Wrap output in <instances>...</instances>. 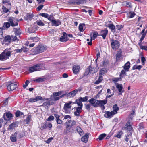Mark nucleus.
Returning <instances> with one entry per match:
<instances>
[{
	"instance_id": "obj_1",
	"label": "nucleus",
	"mask_w": 147,
	"mask_h": 147,
	"mask_svg": "<svg viewBox=\"0 0 147 147\" xmlns=\"http://www.w3.org/2000/svg\"><path fill=\"white\" fill-rule=\"evenodd\" d=\"M10 48L6 49L0 54V60L4 61L9 58L11 53Z\"/></svg>"
},
{
	"instance_id": "obj_2",
	"label": "nucleus",
	"mask_w": 147,
	"mask_h": 147,
	"mask_svg": "<svg viewBox=\"0 0 147 147\" xmlns=\"http://www.w3.org/2000/svg\"><path fill=\"white\" fill-rule=\"evenodd\" d=\"M47 47L46 46L39 45L32 50V53L34 54H37L41 53L47 50Z\"/></svg>"
},
{
	"instance_id": "obj_3",
	"label": "nucleus",
	"mask_w": 147,
	"mask_h": 147,
	"mask_svg": "<svg viewBox=\"0 0 147 147\" xmlns=\"http://www.w3.org/2000/svg\"><path fill=\"white\" fill-rule=\"evenodd\" d=\"M43 68L39 64H36L34 66L30 67L29 71L30 73L42 70Z\"/></svg>"
},
{
	"instance_id": "obj_4",
	"label": "nucleus",
	"mask_w": 147,
	"mask_h": 147,
	"mask_svg": "<svg viewBox=\"0 0 147 147\" xmlns=\"http://www.w3.org/2000/svg\"><path fill=\"white\" fill-rule=\"evenodd\" d=\"M7 89L9 91L14 90L18 86L17 84L14 83L12 81L8 82L7 84Z\"/></svg>"
},
{
	"instance_id": "obj_5",
	"label": "nucleus",
	"mask_w": 147,
	"mask_h": 147,
	"mask_svg": "<svg viewBox=\"0 0 147 147\" xmlns=\"http://www.w3.org/2000/svg\"><path fill=\"white\" fill-rule=\"evenodd\" d=\"M111 47L113 49H117L119 47L120 43L117 40H115L113 39H111Z\"/></svg>"
},
{
	"instance_id": "obj_6",
	"label": "nucleus",
	"mask_w": 147,
	"mask_h": 147,
	"mask_svg": "<svg viewBox=\"0 0 147 147\" xmlns=\"http://www.w3.org/2000/svg\"><path fill=\"white\" fill-rule=\"evenodd\" d=\"M7 21L10 23V25L12 27L18 25V21L12 17H9L7 20Z\"/></svg>"
},
{
	"instance_id": "obj_7",
	"label": "nucleus",
	"mask_w": 147,
	"mask_h": 147,
	"mask_svg": "<svg viewBox=\"0 0 147 147\" xmlns=\"http://www.w3.org/2000/svg\"><path fill=\"white\" fill-rule=\"evenodd\" d=\"M13 115L9 112H6L4 113L3 117L4 120L6 121H9L12 119Z\"/></svg>"
},
{
	"instance_id": "obj_8",
	"label": "nucleus",
	"mask_w": 147,
	"mask_h": 147,
	"mask_svg": "<svg viewBox=\"0 0 147 147\" xmlns=\"http://www.w3.org/2000/svg\"><path fill=\"white\" fill-rule=\"evenodd\" d=\"M122 51L120 49L117 51L116 55V60L117 62L119 61L120 59H122Z\"/></svg>"
},
{
	"instance_id": "obj_9",
	"label": "nucleus",
	"mask_w": 147,
	"mask_h": 147,
	"mask_svg": "<svg viewBox=\"0 0 147 147\" xmlns=\"http://www.w3.org/2000/svg\"><path fill=\"white\" fill-rule=\"evenodd\" d=\"M66 126L73 127L76 124V122L74 120H67L65 122Z\"/></svg>"
},
{
	"instance_id": "obj_10",
	"label": "nucleus",
	"mask_w": 147,
	"mask_h": 147,
	"mask_svg": "<svg viewBox=\"0 0 147 147\" xmlns=\"http://www.w3.org/2000/svg\"><path fill=\"white\" fill-rule=\"evenodd\" d=\"M125 129L128 130L129 131L130 135H131L132 132L133 131V128L132 126L130 125V122H127L124 127Z\"/></svg>"
},
{
	"instance_id": "obj_11",
	"label": "nucleus",
	"mask_w": 147,
	"mask_h": 147,
	"mask_svg": "<svg viewBox=\"0 0 147 147\" xmlns=\"http://www.w3.org/2000/svg\"><path fill=\"white\" fill-rule=\"evenodd\" d=\"M74 109L76 110V111L74 113L75 115L77 116H79L80 113L82 111V108L75 107H74Z\"/></svg>"
},
{
	"instance_id": "obj_12",
	"label": "nucleus",
	"mask_w": 147,
	"mask_h": 147,
	"mask_svg": "<svg viewBox=\"0 0 147 147\" xmlns=\"http://www.w3.org/2000/svg\"><path fill=\"white\" fill-rule=\"evenodd\" d=\"M42 98L40 96H37L35 98H31L28 99V101L31 102H34L42 100Z\"/></svg>"
},
{
	"instance_id": "obj_13",
	"label": "nucleus",
	"mask_w": 147,
	"mask_h": 147,
	"mask_svg": "<svg viewBox=\"0 0 147 147\" xmlns=\"http://www.w3.org/2000/svg\"><path fill=\"white\" fill-rule=\"evenodd\" d=\"M69 40L67 37V35L65 32L63 33V36H61L60 38V41L63 42Z\"/></svg>"
},
{
	"instance_id": "obj_14",
	"label": "nucleus",
	"mask_w": 147,
	"mask_h": 147,
	"mask_svg": "<svg viewBox=\"0 0 147 147\" xmlns=\"http://www.w3.org/2000/svg\"><path fill=\"white\" fill-rule=\"evenodd\" d=\"M98 35V33L95 32H94L93 34V37L91 36L90 41L88 43V44L89 45H91L92 44V40H94L97 37Z\"/></svg>"
},
{
	"instance_id": "obj_15",
	"label": "nucleus",
	"mask_w": 147,
	"mask_h": 147,
	"mask_svg": "<svg viewBox=\"0 0 147 147\" xmlns=\"http://www.w3.org/2000/svg\"><path fill=\"white\" fill-rule=\"evenodd\" d=\"M82 90V87H80L78 89H76L74 90L71 91V93H70V94L71 96H73V97H74L77 93L78 92H80Z\"/></svg>"
},
{
	"instance_id": "obj_16",
	"label": "nucleus",
	"mask_w": 147,
	"mask_h": 147,
	"mask_svg": "<svg viewBox=\"0 0 147 147\" xmlns=\"http://www.w3.org/2000/svg\"><path fill=\"white\" fill-rule=\"evenodd\" d=\"M61 21L59 20H56L55 19L52 21L51 22V25L52 26H57L61 24Z\"/></svg>"
},
{
	"instance_id": "obj_17",
	"label": "nucleus",
	"mask_w": 147,
	"mask_h": 147,
	"mask_svg": "<svg viewBox=\"0 0 147 147\" xmlns=\"http://www.w3.org/2000/svg\"><path fill=\"white\" fill-rule=\"evenodd\" d=\"M116 87L118 90V91L119 92V95H121L122 93L123 92V91L122 90L123 86L122 84L117 83L116 85Z\"/></svg>"
},
{
	"instance_id": "obj_18",
	"label": "nucleus",
	"mask_w": 147,
	"mask_h": 147,
	"mask_svg": "<svg viewBox=\"0 0 147 147\" xmlns=\"http://www.w3.org/2000/svg\"><path fill=\"white\" fill-rule=\"evenodd\" d=\"M80 67L78 65H74L73 68V71L74 74H76L78 73L79 71Z\"/></svg>"
},
{
	"instance_id": "obj_19",
	"label": "nucleus",
	"mask_w": 147,
	"mask_h": 147,
	"mask_svg": "<svg viewBox=\"0 0 147 147\" xmlns=\"http://www.w3.org/2000/svg\"><path fill=\"white\" fill-rule=\"evenodd\" d=\"M108 31L107 29L101 31L100 35L102 37L103 39H105V37L106 36L107 34L108 33Z\"/></svg>"
},
{
	"instance_id": "obj_20",
	"label": "nucleus",
	"mask_w": 147,
	"mask_h": 147,
	"mask_svg": "<svg viewBox=\"0 0 147 147\" xmlns=\"http://www.w3.org/2000/svg\"><path fill=\"white\" fill-rule=\"evenodd\" d=\"M114 115V113L112 111L111 112L107 111L104 115V116L106 118H111Z\"/></svg>"
},
{
	"instance_id": "obj_21",
	"label": "nucleus",
	"mask_w": 147,
	"mask_h": 147,
	"mask_svg": "<svg viewBox=\"0 0 147 147\" xmlns=\"http://www.w3.org/2000/svg\"><path fill=\"white\" fill-rule=\"evenodd\" d=\"M88 133H86L81 138V141L85 143H86L88 141Z\"/></svg>"
},
{
	"instance_id": "obj_22",
	"label": "nucleus",
	"mask_w": 147,
	"mask_h": 147,
	"mask_svg": "<svg viewBox=\"0 0 147 147\" xmlns=\"http://www.w3.org/2000/svg\"><path fill=\"white\" fill-rule=\"evenodd\" d=\"M122 4L123 6H126L127 7L131 8L132 7L131 3L129 2L123 1L122 3Z\"/></svg>"
},
{
	"instance_id": "obj_23",
	"label": "nucleus",
	"mask_w": 147,
	"mask_h": 147,
	"mask_svg": "<svg viewBox=\"0 0 147 147\" xmlns=\"http://www.w3.org/2000/svg\"><path fill=\"white\" fill-rule=\"evenodd\" d=\"M33 16V14L28 13L26 14V16L24 17V19L26 20H30Z\"/></svg>"
},
{
	"instance_id": "obj_24",
	"label": "nucleus",
	"mask_w": 147,
	"mask_h": 147,
	"mask_svg": "<svg viewBox=\"0 0 147 147\" xmlns=\"http://www.w3.org/2000/svg\"><path fill=\"white\" fill-rule=\"evenodd\" d=\"M90 68V73L93 74L97 72L98 70V68L97 67H95L92 68L90 66H89Z\"/></svg>"
},
{
	"instance_id": "obj_25",
	"label": "nucleus",
	"mask_w": 147,
	"mask_h": 147,
	"mask_svg": "<svg viewBox=\"0 0 147 147\" xmlns=\"http://www.w3.org/2000/svg\"><path fill=\"white\" fill-rule=\"evenodd\" d=\"M17 134V133L15 132L13 134H12L10 137V139L12 142H16Z\"/></svg>"
},
{
	"instance_id": "obj_26",
	"label": "nucleus",
	"mask_w": 147,
	"mask_h": 147,
	"mask_svg": "<svg viewBox=\"0 0 147 147\" xmlns=\"http://www.w3.org/2000/svg\"><path fill=\"white\" fill-rule=\"evenodd\" d=\"M113 110L112 111L113 113H114V115L117 113V112L119 110V107H118L117 104H115L113 105Z\"/></svg>"
},
{
	"instance_id": "obj_27",
	"label": "nucleus",
	"mask_w": 147,
	"mask_h": 147,
	"mask_svg": "<svg viewBox=\"0 0 147 147\" xmlns=\"http://www.w3.org/2000/svg\"><path fill=\"white\" fill-rule=\"evenodd\" d=\"M73 104V102L71 101H69L68 102L65 103L64 106V108H67L68 109H71V104Z\"/></svg>"
},
{
	"instance_id": "obj_28",
	"label": "nucleus",
	"mask_w": 147,
	"mask_h": 147,
	"mask_svg": "<svg viewBox=\"0 0 147 147\" xmlns=\"http://www.w3.org/2000/svg\"><path fill=\"white\" fill-rule=\"evenodd\" d=\"M81 102H82L79 99H77L76 100L75 102H73V104H77L79 106V107L82 108L83 104Z\"/></svg>"
},
{
	"instance_id": "obj_29",
	"label": "nucleus",
	"mask_w": 147,
	"mask_h": 147,
	"mask_svg": "<svg viewBox=\"0 0 147 147\" xmlns=\"http://www.w3.org/2000/svg\"><path fill=\"white\" fill-rule=\"evenodd\" d=\"M76 130L80 136H82L84 134V132L82 129L79 127L77 126L76 128Z\"/></svg>"
},
{
	"instance_id": "obj_30",
	"label": "nucleus",
	"mask_w": 147,
	"mask_h": 147,
	"mask_svg": "<svg viewBox=\"0 0 147 147\" xmlns=\"http://www.w3.org/2000/svg\"><path fill=\"white\" fill-rule=\"evenodd\" d=\"M10 26V24L9 22H5L3 23V27L5 30L9 28Z\"/></svg>"
},
{
	"instance_id": "obj_31",
	"label": "nucleus",
	"mask_w": 147,
	"mask_h": 147,
	"mask_svg": "<svg viewBox=\"0 0 147 147\" xmlns=\"http://www.w3.org/2000/svg\"><path fill=\"white\" fill-rule=\"evenodd\" d=\"M130 63L129 61L127 62L124 65V68L125 70L128 71L130 67Z\"/></svg>"
},
{
	"instance_id": "obj_32",
	"label": "nucleus",
	"mask_w": 147,
	"mask_h": 147,
	"mask_svg": "<svg viewBox=\"0 0 147 147\" xmlns=\"http://www.w3.org/2000/svg\"><path fill=\"white\" fill-rule=\"evenodd\" d=\"M71 93V92L69 93H65V94H63L62 95L60 96V98H61L62 97L65 96L68 98H69L72 97H73V96H71L70 94V93Z\"/></svg>"
},
{
	"instance_id": "obj_33",
	"label": "nucleus",
	"mask_w": 147,
	"mask_h": 147,
	"mask_svg": "<svg viewBox=\"0 0 147 147\" xmlns=\"http://www.w3.org/2000/svg\"><path fill=\"white\" fill-rule=\"evenodd\" d=\"M103 80V77L102 76H100L98 78V80H97L95 82H94V84H99Z\"/></svg>"
},
{
	"instance_id": "obj_34",
	"label": "nucleus",
	"mask_w": 147,
	"mask_h": 147,
	"mask_svg": "<svg viewBox=\"0 0 147 147\" xmlns=\"http://www.w3.org/2000/svg\"><path fill=\"white\" fill-rule=\"evenodd\" d=\"M66 128L67 131L70 132H72L74 131L73 127L66 126Z\"/></svg>"
},
{
	"instance_id": "obj_35",
	"label": "nucleus",
	"mask_w": 147,
	"mask_h": 147,
	"mask_svg": "<svg viewBox=\"0 0 147 147\" xmlns=\"http://www.w3.org/2000/svg\"><path fill=\"white\" fill-rule=\"evenodd\" d=\"M98 101H99L100 103V106L103 105L107 103V98H105V100H98Z\"/></svg>"
},
{
	"instance_id": "obj_36",
	"label": "nucleus",
	"mask_w": 147,
	"mask_h": 147,
	"mask_svg": "<svg viewBox=\"0 0 147 147\" xmlns=\"http://www.w3.org/2000/svg\"><path fill=\"white\" fill-rule=\"evenodd\" d=\"M29 39L32 40L31 42H37L39 41V38L37 37H30Z\"/></svg>"
},
{
	"instance_id": "obj_37",
	"label": "nucleus",
	"mask_w": 147,
	"mask_h": 147,
	"mask_svg": "<svg viewBox=\"0 0 147 147\" xmlns=\"http://www.w3.org/2000/svg\"><path fill=\"white\" fill-rule=\"evenodd\" d=\"M85 26V24H80L78 28L80 31L83 32L84 31L85 29H84V27Z\"/></svg>"
},
{
	"instance_id": "obj_38",
	"label": "nucleus",
	"mask_w": 147,
	"mask_h": 147,
	"mask_svg": "<svg viewBox=\"0 0 147 147\" xmlns=\"http://www.w3.org/2000/svg\"><path fill=\"white\" fill-rule=\"evenodd\" d=\"M11 38L10 36H6L4 38V41L5 42H8L10 43L11 42Z\"/></svg>"
},
{
	"instance_id": "obj_39",
	"label": "nucleus",
	"mask_w": 147,
	"mask_h": 147,
	"mask_svg": "<svg viewBox=\"0 0 147 147\" xmlns=\"http://www.w3.org/2000/svg\"><path fill=\"white\" fill-rule=\"evenodd\" d=\"M18 125L16 123H13L10 124L9 126V129H12L13 128L17 127Z\"/></svg>"
},
{
	"instance_id": "obj_40",
	"label": "nucleus",
	"mask_w": 147,
	"mask_h": 147,
	"mask_svg": "<svg viewBox=\"0 0 147 147\" xmlns=\"http://www.w3.org/2000/svg\"><path fill=\"white\" fill-rule=\"evenodd\" d=\"M78 99L81 102H86L87 101L88 99V96H86L83 98L80 97Z\"/></svg>"
},
{
	"instance_id": "obj_41",
	"label": "nucleus",
	"mask_w": 147,
	"mask_h": 147,
	"mask_svg": "<svg viewBox=\"0 0 147 147\" xmlns=\"http://www.w3.org/2000/svg\"><path fill=\"white\" fill-rule=\"evenodd\" d=\"M36 23L39 26H44L45 25V24L42 21L40 20H37L36 22Z\"/></svg>"
},
{
	"instance_id": "obj_42",
	"label": "nucleus",
	"mask_w": 147,
	"mask_h": 147,
	"mask_svg": "<svg viewBox=\"0 0 147 147\" xmlns=\"http://www.w3.org/2000/svg\"><path fill=\"white\" fill-rule=\"evenodd\" d=\"M86 0H76V4L79 5L80 4H83L86 2Z\"/></svg>"
},
{
	"instance_id": "obj_43",
	"label": "nucleus",
	"mask_w": 147,
	"mask_h": 147,
	"mask_svg": "<svg viewBox=\"0 0 147 147\" xmlns=\"http://www.w3.org/2000/svg\"><path fill=\"white\" fill-rule=\"evenodd\" d=\"M14 29L15 30V34L16 36H20L21 34V32L20 29H18L17 28H14Z\"/></svg>"
},
{
	"instance_id": "obj_44",
	"label": "nucleus",
	"mask_w": 147,
	"mask_h": 147,
	"mask_svg": "<svg viewBox=\"0 0 147 147\" xmlns=\"http://www.w3.org/2000/svg\"><path fill=\"white\" fill-rule=\"evenodd\" d=\"M71 109H68L67 108H63V110L65 113L67 114H69L70 113Z\"/></svg>"
},
{
	"instance_id": "obj_45",
	"label": "nucleus",
	"mask_w": 147,
	"mask_h": 147,
	"mask_svg": "<svg viewBox=\"0 0 147 147\" xmlns=\"http://www.w3.org/2000/svg\"><path fill=\"white\" fill-rule=\"evenodd\" d=\"M142 65H135L133 67L132 69L133 70L136 69L140 70L142 68Z\"/></svg>"
},
{
	"instance_id": "obj_46",
	"label": "nucleus",
	"mask_w": 147,
	"mask_h": 147,
	"mask_svg": "<svg viewBox=\"0 0 147 147\" xmlns=\"http://www.w3.org/2000/svg\"><path fill=\"white\" fill-rule=\"evenodd\" d=\"M88 102L93 106V105L96 102V100L94 98H92L89 99L88 100Z\"/></svg>"
},
{
	"instance_id": "obj_47",
	"label": "nucleus",
	"mask_w": 147,
	"mask_h": 147,
	"mask_svg": "<svg viewBox=\"0 0 147 147\" xmlns=\"http://www.w3.org/2000/svg\"><path fill=\"white\" fill-rule=\"evenodd\" d=\"M47 127V125L45 123H43L41 124L40 129H46Z\"/></svg>"
},
{
	"instance_id": "obj_48",
	"label": "nucleus",
	"mask_w": 147,
	"mask_h": 147,
	"mask_svg": "<svg viewBox=\"0 0 147 147\" xmlns=\"http://www.w3.org/2000/svg\"><path fill=\"white\" fill-rule=\"evenodd\" d=\"M106 136V134H102L100 135L98 138L100 140H102L104 137H105Z\"/></svg>"
},
{
	"instance_id": "obj_49",
	"label": "nucleus",
	"mask_w": 147,
	"mask_h": 147,
	"mask_svg": "<svg viewBox=\"0 0 147 147\" xmlns=\"http://www.w3.org/2000/svg\"><path fill=\"white\" fill-rule=\"evenodd\" d=\"M48 20H50L51 22H52V21L53 20L55 19L54 18L53 15H50L49 16H48L47 18Z\"/></svg>"
},
{
	"instance_id": "obj_50",
	"label": "nucleus",
	"mask_w": 147,
	"mask_h": 147,
	"mask_svg": "<svg viewBox=\"0 0 147 147\" xmlns=\"http://www.w3.org/2000/svg\"><path fill=\"white\" fill-rule=\"evenodd\" d=\"M76 0H70L67 2L69 5L76 4Z\"/></svg>"
},
{
	"instance_id": "obj_51",
	"label": "nucleus",
	"mask_w": 147,
	"mask_h": 147,
	"mask_svg": "<svg viewBox=\"0 0 147 147\" xmlns=\"http://www.w3.org/2000/svg\"><path fill=\"white\" fill-rule=\"evenodd\" d=\"M51 105L50 102V101H47L43 103L42 106L44 107L48 106Z\"/></svg>"
},
{
	"instance_id": "obj_52",
	"label": "nucleus",
	"mask_w": 147,
	"mask_h": 147,
	"mask_svg": "<svg viewBox=\"0 0 147 147\" xmlns=\"http://www.w3.org/2000/svg\"><path fill=\"white\" fill-rule=\"evenodd\" d=\"M126 74V72L124 70H122L120 74V76L121 78H123L124 77V75Z\"/></svg>"
},
{
	"instance_id": "obj_53",
	"label": "nucleus",
	"mask_w": 147,
	"mask_h": 147,
	"mask_svg": "<svg viewBox=\"0 0 147 147\" xmlns=\"http://www.w3.org/2000/svg\"><path fill=\"white\" fill-rule=\"evenodd\" d=\"M122 134L123 133L122 131H119L118 132V134L116 135L115 136L117 137V138H120Z\"/></svg>"
},
{
	"instance_id": "obj_54",
	"label": "nucleus",
	"mask_w": 147,
	"mask_h": 147,
	"mask_svg": "<svg viewBox=\"0 0 147 147\" xmlns=\"http://www.w3.org/2000/svg\"><path fill=\"white\" fill-rule=\"evenodd\" d=\"M29 83V82L28 80H27L26 81L25 83V84H23V86L24 88H26V87L28 86Z\"/></svg>"
},
{
	"instance_id": "obj_55",
	"label": "nucleus",
	"mask_w": 147,
	"mask_h": 147,
	"mask_svg": "<svg viewBox=\"0 0 147 147\" xmlns=\"http://www.w3.org/2000/svg\"><path fill=\"white\" fill-rule=\"evenodd\" d=\"M31 120V117L30 116H28L26 119V124H28L29 123Z\"/></svg>"
},
{
	"instance_id": "obj_56",
	"label": "nucleus",
	"mask_w": 147,
	"mask_h": 147,
	"mask_svg": "<svg viewBox=\"0 0 147 147\" xmlns=\"http://www.w3.org/2000/svg\"><path fill=\"white\" fill-rule=\"evenodd\" d=\"M53 99L54 100H58L60 98V97H58V96H56V95L54 94V93H53Z\"/></svg>"
},
{
	"instance_id": "obj_57",
	"label": "nucleus",
	"mask_w": 147,
	"mask_h": 147,
	"mask_svg": "<svg viewBox=\"0 0 147 147\" xmlns=\"http://www.w3.org/2000/svg\"><path fill=\"white\" fill-rule=\"evenodd\" d=\"M121 80V77L120 76L119 78H115L113 79V80L115 82H117Z\"/></svg>"
},
{
	"instance_id": "obj_58",
	"label": "nucleus",
	"mask_w": 147,
	"mask_h": 147,
	"mask_svg": "<svg viewBox=\"0 0 147 147\" xmlns=\"http://www.w3.org/2000/svg\"><path fill=\"white\" fill-rule=\"evenodd\" d=\"M85 108L86 109L90 111V107H91V105L90 104H85Z\"/></svg>"
},
{
	"instance_id": "obj_59",
	"label": "nucleus",
	"mask_w": 147,
	"mask_h": 147,
	"mask_svg": "<svg viewBox=\"0 0 147 147\" xmlns=\"http://www.w3.org/2000/svg\"><path fill=\"white\" fill-rule=\"evenodd\" d=\"M109 27L111 30L112 31L115 29V26L113 24H109Z\"/></svg>"
},
{
	"instance_id": "obj_60",
	"label": "nucleus",
	"mask_w": 147,
	"mask_h": 147,
	"mask_svg": "<svg viewBox=\"0 0 147 147\" xmlns=\"http://www.w3.org/2000/svg\"><path fill=\"white\" fill-rule=\"evenodd\" d=\"M2 9L3 12L5 13H7L9 11L8 9L6 7L4 6H2Z\"/></svg>"
},
{
	"instance_id": "obj_61",
	"label": "nucleus",
	"mask_w": 147,
	"mask_h": 147,
	"mask_svg": "<svg viewBox=\"0 0 147 147\" xmlns=\"http://www.w3.org/2000/svg\"><path fill=\"white\" fill-rule=\"evenodd\" d=\"M98 100H96V102H95L94 104L93 105V107H97L98 106H100V105L99 104L100 102L98 101Z\"/></svg>"
},
{
	"instance_id": "obj_62",
	"label": "nucleus",
	"mask_w": 147,
	"mask_h": 147,
	"mask_svg": "<svg viewBox=\"0 0 147 147\" xmlns=\"http://www.w3.org/2000/svg\"><path fill=\"white\" fill-rule=\"evenodd\" d=\"M89 73H90V68L89 67V68H87L86 69L85 72V75H88Z\"/></svg>"
},
{
	"instance_id": "obj_63",
	"label": "nucleus",
	"mask_w": 147,
	"mask_h": 147,
	"mask_svg": "<svg viewBox=\"0 0 147 147\" xmlns=\"http://www.w3.org/2000/svg\"><path fill=\"white\" fill-rule=\"evenodd\" d=\"M23 113L19 111H17L16 113V116L17 117L20 116V115H22Z\"/></svg>"
},
{
	"instance_id": "obj_64",
	"label": "nucleus",
	"mask_w": 147,
	"mask_h": 147,
	"mask_svg": "<svg viewBox=\"0 0 147 147\" xmlns=\"http://www.w3.org/2000/svg\"><path fill=\"white\" fill-rule=\"evenodd\" d=\"M11 40L13 41L17 40V38L16 36H14L13 35H11Z\"/></svg>"
}]
</instances>
